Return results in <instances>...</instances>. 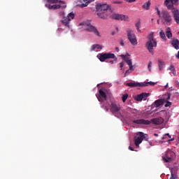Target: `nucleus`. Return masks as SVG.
<instances>
[{
  "label": "nucleus",
  "mask_w": 179,
  "mask_h": 179,
  "mask_svg": "<svg viewBox=\"0 0 179 179\" xmlns=\"http://www.w3.org/2000/svg\"><path fill=\"white\" fill-rule=\"evenodd\" d=\"M96 15L100 17L101 19L106 20L107 17H108V15H110V12L111 9H110V6L107 3H98L96 5Z\"/></svg>",
  "instance_id": "1"
},
{
  "label": "nucleus",
  "mask_w": 179,
  "mask_h": 179,
  "mask_svg": "<svg viewBox=\"0 0 179 179\" xmlns=\"http://www.w3.org/2000/svg\"><path fill=\"white\" fill-rule=\"evenodd\" d=\"M134 124H141V125H150V124H154L155 125H162L164 122V119L162 117H155L150 120H146L145 119H140L136 120H133Z\"/></svg>",
  "instance_id": "2"
},
{
  "label": "nucleus",
  "mask_w": 179,
  "mask_h": 179,
  "mask_svg": "<svg viewBox=\"0 0 179 179\" xmlns=\"http://www.w3.org/2000/svg\"><path fill=\"white\" fill-rule=\"evenodd\" d=\"M164 5L169 10H171L175 22H176L177 24H179V10L178 8H174L173 0H165Z\"/></svg>",
  "instance_id": "3"
},
{
  "label": "nucleus",
  "mask_w": 179,
  "mask_h": 179,
  "mask_svg": "<svg viewBox=\"0 0 179 179\" xmlns=\"http://www.w3.org/2000/svg\"><path fill=\"white\" fill-rule=\"evenodd\" d=\"M80 26H83V29H85L87 31H90V33H94L95 36H97L98 37H101V35H100V32H99L97 28L92 25L90 21H85L80 23Z\"/></svg>",
  "instance_id": "4"
},
{
  "label": "nucleus",
  "mask_w": 179,
  "mask_h": 179,
  "mask_svg": "<svg viewBox=\"0 0 179 179\" xmlns=\"http://www.w3.org/2000/svg\"><path fill=\"white\" fill-rule=\"evenodd\" d=\"M148 41L145 43V48L150 52V54H153L155 49L154 47H157V42L156 39L153 37V34H150L148 37Z\"/></svg>",
  "instance_id": "5"
},
{
  "label": "nucleus",
  "mask_w": 179,
  "mask_h": 179,
  "mask_svg": "<svg viewBox=\"0 0 179 179\" xmlns=\"http://www.w3.org/2000/svg\"><path fill=\"white\" fill-rule=\"evenodd\" d=\"M162 22L163 24H166L167 26H171L173 22V17L170 15V13L166 10L162 11Z\"/></svg>",
  "instance_id": "6"
},
{
  "label": "nucleus",
  "mask_w": 179,
  "mask_h": 179,
  "mask_svg": "<svg viewBox=\"0 0 179 179\" xmlns=\"http://www.w3.org/2000/svg\"><path fill=\"white\" fill-rule=\"evenodd\" d=\"M97 58L101 61V62H104L106 59H114L117 61V57L114 53L106 52V53H99L97 55Z\"/></svg>",
  "instance_id": "7"
},
{
  "label": "nucleus",
  "mask_w": 179,
  "mask_h": 179,
  "mask_svg": "<svg viewBox=\"0 0 179 179\" xmlns=\"http://www.w3.org/2000/svg\"><path fill=\"white\" fill-rule=\"evenodd\" d=\"M62 15L63 16L62 23H63L66 27L69 28V22L75 17V14L73 13H70L68 14L67 17H65V13L62 12Z\"/></svg>",
  "instance_id": "8"
},
{
  "label": "nucleus",
  "mask_w": 179,
  "mask_h": 179,
  "mask_svg": "<svg viewBox=\"0 0 179 179\" xmlns=\"http://www.w3.org/2000/svg\"><path fill=\"white\" fill-rule=\"evenodd\" d=\"M127 38L131 43V45H138V39H136V36L134 34V31L131 29H128L127 31Z\"/></svg>",
  "instance_id": "9"
},
{
  "label": "nucleus",
  "mask_w": 179,
  "mask_h": 179,
  "mask_svg": "<svg viewBox=\"0 0 179 179\" xmlns=\"http://www.w3.org/2000/svg\"><path fill=\"white\" fill-rule=\"evenodd\" d=\"M110 17L115 19V20H124V22L129 21V17L122 14L113 13L111 15Z\"/></svg>",
  "instance_id": "10"
},
{
  "label": "nucleus",
  "mask_w": 179,
  "mask_h": 179,
  "mask_svg": "<svg viewBox=\"0 0 179 179\" xmlns=\"http://www.w3.org/2000/svg\"><path fill=\"white\" fill-rule=\"evenodd\" d=\"M176 159V153L171 150L166 152L164 160L166 163L173 162Z\"/></svg>",
  "instance_id": "11"
},
{
  "label": "nucleus",
  "mask_w": 179,
  "mask_h": 179,
  "mask_svg": "<svg viewBox=\"0 0 179 179\" xmlns=\"http://www.w3.org/2000/svg\"><path fill=\"white\" fill-rule=\"evenodd\" d=\"M145 138V134L143 132L137 133V136L135 137L134 143L136 146H139L142 143V141Z\"/></svg>",
  "instance_id": "12"
},
{
  "label": "nucleus",
  "mask_w": 179,
  "mask_h": 179,
  "mask_svg": "<svg viewBox=\"0 0 179 179\" xmlns=\"http://www.w3.org/2000/svg\"><path fill=\"white\" fill-rule=\"evenodd\" d=\"M99 94H96V98L100 103H104V101L107 100V95L106 94V92H104L103 90H99Z\"/></svg>",
  "instance_id": "13"
},
{
  "label": "nucleus",
  "mask_w": 179,
  "mask_h": 179,
  "mask_svg": "<svg viewBox=\"0 0 179 179\" xmlns=\"http://www.w3.org/2000/svg\"><path fill=\"white\" fill-rule=\"evenodd\" d=\"M150 96V93H146V92H143L140 94H138L137 96H136L134 97V100H136V101H142V100H146V99H148V97H149Z\"/></svg>",
  "instance_id": "14"
},
{
  "label": "nucleus",
  "mask_w": 179,
  "mask_h": 179,
  "mask_svg": "<svg viewBox=\"0 0 179 179\" xmlns=\"http://www.w3.org/2000/svg\"><path fill=\"white\" fill-rule=\"evenodd\" d=\"M121 110V106L120 105H117V103L112 102L110 104V111L112 114H117L118 111Z\"/></svg>",
  "instance_id": "15"
},
{
  "label": "nucleus",
  "mask_w": 179,
  "mask_h": 179,
  "mask_svg": "<svg viewBox=\"0 0 179 179\" xmlns=\"http://www.w3.org/2000/svg\"><path fill=\"white\" fill-rule=\"evenodd\" d=\"M94 1V0H78V6H80V8H86L89 3Z\"/></svg>",
  "instance_id": "16"
},
{
  "label": "nucleus",
  "mask_w": 179,
  "mask_h": 179,
  "mask_svg": "<svg viewBox=\"0 0 179 179\" xmlns=\"http://www.w3.org/2000/svg\"><path fill=\"white\" fill-rule=\"evenodd\" d=\"M126 86H129V87H142V86H145V84H142V83H136V82H131V83H127L126 84Z\"/></svg>",
  "instance_id": "17"
},
{
  "label": "nucleus",
  "mask_w": 179,
  "mask_h": 179,
  "mask_svg": "<svg viewBox=\"0 0 179 179\" xmlns=\"http://www.w3.org/2000/svg\"><path fill=\"white\" fill-rule=\"evenodd\" d=\"M171 97V92H168L165 95H164V99L167 100L165 103V107H170L171 106V102L169 101Z\"/></svg>",
  "instance_id": "18"
},
{
  "label": "nucleus",
  "mask_w": 179,
  "mask_h": 179,
  "mask_svg": "<svg viewBox=\"0 0 179 179\" xmlns=\"http://www.w3.org/2000/svg\"><path fill=\"white\" fill-rule=\"evenodd\" d=\"M129 56V54L127 53V55H121L120 57L125 61L126 63H127V65H131L132 64V60L128 57Z\"/></svg>",
  "instance_id": "19"
},
{
  "label": "nucleus",
  "mask_w": 179,
  "mask_h": 179,
  "mask_svg": "<svg viewBox=\"0 0 179 179\" xmlns=\"http://www.w3.org/2000/svg\"><path fill=\"white\" fill-rule=\"evenodd\" d=\"M164 104V99H158L153 103L154 107H160Z\"/></svg>",
  "instance_id": "20"
},
{
  "label": "nucleus",
  "mask_w": 179,
  "mask_h": 179,
  "mask_svg": "<svg viewBox=\"0 0 179 179\" xmlns=\"http://www.w3.org/2000/svg\"><path fill=\"white\" fill-rule=\"evenodd\" d=\"M65 9L66 8V5L61 6L59 4H55L52 6V9L53 10H56L57 9Z\"/></svg>",
  "instance_id": "21"
},
{
  "label": "nucleus",
  "mask_w": 179,
  "mask_h": 179,
  "mask_svg": "<svg viewBox=\"0 0 179 179\" xmlns=\"http://www.w3.org/2000/svg\"><path fill=\"white\" fill-rule=\"evenodd\" d=\"M45 2H48V3H62L63 5H65V2L63 1H59V0H44Z\"/></svg>",
  "instance_id": "22"
},
{
  "label": "nucleus",
  "mask_w": 179,
  "mask_h": 179,
  "mask_svg": "<svg viewBox=\"0 0 179 179\" xmlns=\"http://www.w3.org/2000/svg\"><path fill=\"white\" fill-rule=\"evenodd\" d=\"M172 45L175 50H179V41L178 39H174L172 41Z\"/></svg>",
  "instance_id": "23"
},
{
  "label": "nucleus",
  "mask_w": 179,
  "mask_h": 179,
  "mask_svg": "<svg viewBox=\"0 0 179 179\" xmlns=\"http://www.w3.org/2000/svg\"><path fill=\"white\" fill-rule=\"evenodd\" d=\"M166 36L168 38H171L173 37V33L171 32V28H166Z\"/></svg>",
  "instance_id": "24"
},
{
  "label": "nucleus",
  "mask_w": 179,
  "mask_h": 179,
  "mask_svg": "<svg viewBox=\"0 0 179 179\" xmlns=\"http://www.w3.org/2000/svg\"><path fill=\"white\" fill-rule=\"evenodd\" d=\"M150 5L151 3L148 1V2L144 3V4L142 6V8L145 9V10H149V9H150Z\"/></svg>",
  "instance_id": "25"
},
{
  "label": "nucleus",
  "mask_w": 179,
  "mask_h": 179,
  "mask_svg": "<svg viewBox=\"0 0 179 179\" xmlns=\"http://www.w3.org/2000/svg\"><path fill=\"white\" fill-rule=\"evenodd\" d=\"M142 85H142V87H146V86H149V85L150 86H155V85H156V83H153L152 81L148 82V83H141Z\"/></svg>",
  "instance_id": "26"
},
{
  "label": "nucleus",
  "mask_w": 179,
  "mask_h": 179,
  "mask_svg": "<svg viewBox=\"0 0 179 179\" xmlns=\"http://www.w3.org/2000/svg\"><path fill=\"white\" fill-rule=\"evenodd\" d=\"M101 48H103L101 47V45H99V44H95V45H93L92 46V51H96V49L97 50H101Z\"/></svg>",
  "instance_id": "27"
},
{
  "label": "nucleus",
  "mask_w": 179,
  "mask_h": 179,
  "mask_svg": "<svg viewBox=\"0 0 179 179\" xmlns=\"http://www.w3.org/2000/svg\"><path fill=\"white\" fill-rule=\"evenodd\" d=\"M158 66H159V71H162L163 69V66H164V62L162 61V59H159Z\"/></svg>",
  "instance_id": "28"
},
{
  "label": "nucleus",
  "mask_w": 179,
  "mask_h": 179,
  "mask_svg": "<svg viewBox=\"0 0 179 179\" xmlns=\"http://www.w3.org/2000/svg\"><path fill=\"white\" fill-rule=\"evenodd\" d=\"M159 36L161 37V38H162V40H167V38L166 37V34L164 33V31L161 30L159 32Z\"/></svg>",
  "instance_id": "29"
},
{
  "label": "nucleus",
  "mask_w": 179,
  "mask_h": 179,
  "mask_svg": "<svg viewBox=\"0 0 179 179\" xmlns=\"http://www.w3.org/2000/svg\"><path fill=\"white\" fill-rule=\"evenodd\" d=\"M128 94H124L122 97V100L123 101V103H125V101H127V99H128Z\"/></svg>",
  "instance_id": "30"
},
{
  "label": "nucleus",
  "mask_w": 179,
  "mask_h": 179,
  "mask_svg": "<svg viewBox=\"0 0 179 179\" xmlns=\"http://www.w3.org/2000/svg\"><path fill=\"white\" fill-rule=\"evenodd\" d=\"M148 71L150 72H152V62H150L149 64H148Z\"/></svg>",
  "instance_id": "31"
},
{
  "label": "nucleus",
  "mask_w": 179,
  "mask_h": 179,
  "mask_svg": "<svg viewBox=\"0 0 179 179\" xmlns=\"http://www.w3.org/2000/svg\"><path fill=\"white\" fill-rule=\"evenodd\" d=\"M157 12L158 16L162 18V12H160V10H159V8H157Z\"/></svg>",
  "instance_id": "32"
},
{
  "label": "nucleus",
  "mask_w": 179,
  "mask_h": 179,
  "mask_svg": "<svg viewBox=\"0 0 179 179\" xmlns=\"http://www.w3.org/2000/svg\"><path fill=\"white\" fill-rule=\"evenodd\" d=\"M45 8H48V9H52V6L51 4H45Z\"/></svg>",
  "instance_id": "33"
},
{
  "label": "nucleus",
  "mask_w": 179,
  "mask_h": 179,
  "mask_svg": "<svg viewBox=\"0 0 179 179\" xmlns=\"http://www.w3.org/2000/svg\"><path fill=\"white\" fill-rule=\"evenodd\" d=\"M169 71H171V72H173V71H176V68H174V66L171 65L169 68Z\"/></svg>",
  "instance_id": "34"
},
{
  "label": "nucleus",
  "mask_w": 179,
  "mask_h": 179,
  "mask_svg": "<svg viewBox=\"0 0 179 179\" xmlns=\"http://www.w3.org/2000/svg\"><path fill=\"white\" fill-rule=\"evenodd\" d=\"M113 3L115 4H121L122 3V1H113Z\"/></svg>",
  "instance_id": "35"
},
{
  "label": "nucleus",
  "mask_w": 179,
  "mask_h": 179,
  "mask_svg": "<svg viewBox=\"0 0 179 179\" xmlns=\"http://www.w3.org/2000/svg\"><path fill=\"white\" fill-rule=\"evenodd\" d=\"M126 2H128L129 3H132V2H136V0H124Z\"/></svg>",
  "instance_id": "36"
},
{
  "label": "nucleus",
  "mask_w": 179,
  "mask_h": 179,
  "mask_svg": "<svg viewBox=\"0 0 179 179\" xmlns=\"http://www.w3.org/2000/svg\"><path fill=\"white\" fill-rule=\"evenodd\" d=\"M136 29L141 27V22L138 21V22L136 24Z\"/></svg>",
  "instance_id": "37"
},
{
  "label": "nucleus",
  "mask_w": 179,
  "mask_h": 179,
  "mask_svg": "<svg viewBox=\"0 0 179 179\" xmlns=\"http://www.w3.org/2000/svg\"><path fill=\"white\" fill-rule=\"evenodd\" d=\"M129 73H131V72L129 71V70H127L126 72L124 73V77L128 76Z\"/></svg>",
  "instance_id": "38"
},
{
  "label": "nucleus",
  "mask_w": 179,
  "mask_h": 179,
  "mask_svg": "<svg viewBox=\"0 0 179 179\" xmlns=\"http://www.w3.org/2000/svg\"><path fill=\"white\" fill-rule=\"evenodd\" d=\"M120 70L122 71V68H124V62H120Z\"/></svg>",
  "instance_id": "39"
},
{
  "label": "nucleus",
  "mask_w": 179,
  "mask_h": 179,
  "mask_svg": "<svg viewBox=\"0 0 179 179\" xmlns=\"http://www.w3.org/2000/svg\"><path fill=\"white\" fill-rule=\"evenodd\" d=\"M113 59H115V60L109 61V64H111V65H113V64H114V62H115L117 61V60H115V58H114Z\"/></svg>",
  "instance_id": "40"
},
{
  "label": "nucleus",
  "mask_w": 179,
  "mask_h": 179,
  "mask_svg": "<svg viewBox=\"0 0 179 179\" xmlns=\"http://www.w3.org/2000/svg\"><path fill=\"white\" fill-rule=\"evenodd\" d=\"M129 71H132V69H134V66H132V63L131 64V65H129Z\"/></svg>",
  "instance_id": "41"
},
{
  "label": "nucleus",
  "mask_w": 179,
  "mask_h": 179,
  "mask_svg": "<svg viewBox=\"0 0 179 179\" xmlns=\"http://www.w3.org/2000/svg\"><path fill=\"white\" fill-rule=\"evenodd\" d=\"M120 45H122V47H124V41L123 40L120 41Z\"/></svg>",
  "instance_id": "42"
},
{
  "label": "nucleus",
  "mask_w": 179,
  "mask_h": 179,
  "mask_svg": "<svg viewBox=\"0 0 179 179\" xmlns=\"http://www.w3.org/2000/svg\"><path fill=\"white\" fill-rule=\"evenodd\" d=\"M172 141H174V138H171V139L166 140L167 142H172Z\"/></svg>",
  "instance_id": "43"
},
{
  "label": "nucleus",
  "mask_w": 179,
  "mask_h": 179,
  "mask_svg": "<svg viewBox=\"0 0 179 179\" xmlns=\"http://www.w3.org/2000/svg\"><path fill=\"white\" fill-rule=\"evenodd\" d=\"M129 150H131L132 152H134V150H134V148H132L131 146L129 147Z\"/></svg>",
  "instance_id": "44"
},
{
  "label": "nucleus",
  "mask_w": 179,
  "mask_h": 179,
  "mask_svg": "<svg viewBox=\"0 0 179 179\" xmlns=\"http://www.w3.org/2000/svg\"><path fill=\"white\" fill-rule=\"evenodd\" d=\"M115 50H116L117 52H120V48L116 47V48H115Z\"/></svg>",
  "instance_id": "45"
},
{
  "label": "nucleus",
  "mask_w": 179,
  "mask_h": 179,
  "mask_svg": "<svg viewBox=\"0 0 179 179\" xmlns=\"http://www.w3.org/2000/svg\"><path fill=\"white\" fill-rule=\"evenodd\" d=\"M162 139H167V135H164V136L162 137Z\"/></svg>",
  "instance_id": "46"
},
{
  "label": "nucleus",
  "mask_w": 179,
  "mask_h": 179,
  "mask_svg": "<svg viewBox=\"0 0 179 179\" xmlns=\"http://www.w3.org/2000/svg\"><path fill=\"white\" fill-rule=\"evenodd\" d=\"M165 135H166V136H169V138H171V136H170V134H166Z\"/></svg>",
  "instance_id": "47"
},
{
  "label": "nucleus",
  "mask_w": 179,
  "mask_h": 179,
  "mask_svg": "<svg viewBox=\"0 0 179 179\" xmlns=\"http://www.w3.org/2000/svg\"><path fill=\"white\" fill-rule=\"evenodd\" d=\"M171 178L170 179H174V175L173 174V173H171Z\"/></svg>",
  "instance_id": "48"
},
{
  "label": "nucleus",
  "mask_w": 179,
  "mask_h": 179,
  "mask_svg": "<svg viewBox=\"0 0 179 179\" xmlns=\"http://www.w3.org/2000/svg\"><path fill=\"white\" fill-rule=\"evenodd\" d=\"M157 24H160V20H157Z\"/></svg>",
  "instance_id": "49"
},
{
  "label": "nucleus",
  "mask_w": 179,
  "mask_h": 179,
  "mask_svg": "<svg viewBox=\"0 0 179 179\" xmlns=\"http://www.w3.org/2000/svg\"><path fill=\"white\" fill-rule=\"evenodd\" d=\"M137 31H138V33H141V29L140 28H137Z\"/></svg>",
  "instance_id": "50"
},
{
  "label": "nucleus",
  "mask_w": 179,
  "mask_h": 179,
  "mask_svg": "<svg viewBox=\"0 0 179 179\" xmlns=\"http://www.w3.org/2000/svg\"><path fill=\"white\" fill-rule=\"evenodd\" d=\"M172 73L173 74V75H176V70H174L173 71H172Z\"/></svg>",
  "instance_id": "51"
},
{
  "label": "nucleus",
  "mask_w": 179,
  "mask_h": 179,
  "mask_svg": "<svg viewBox=\"0 0 179 179\" xmlns=\"http://www.w3.org/2000/svg\"><path fill=\"white\" fill-rule=\"evenodd\" d=\"M168 87H169V84H166V85H165V89H167Z\"/></svg>",
  "instance_id": "52"
},
{
  "label": "nucleus",
  "mask_w": 179,
  "mask_h": 179,
  "mask_svg": "<svg viewBox=\"0 0 179 179\" xmlns=\"http://www.w3.org/2000/svg\"><path fill=\"white\" fill-rule=\"evenodd\" d=\"M105 108H106V111H108V107L106 106Z\"/></svg>",
  "instance_id": "53"
},
{
  "label": "nucleus",
  "mask_w": 179,
  "mask_h": 179,
  "mask_svg": "<svg viewBox=\"0 0 179 179\" xmlns=\"http://www.w3.org/2000/svg\"><path fill=\"white\" fill-rule=\"evenodd\" d=\"M154 136H159V134H154Z\"/></svg>",
  "instance_id": "54"
},
{
  "label": "nucleus",
  "mask_w": 179,
  "mask_h": 179,
  "mask_svg": "<svg viewBox=\"0 0 179 179\" xmlns=\"http://www.w3.org/2000/svg\"><path fill=\"white\" fill-rule=\"evenodd\" d=\"M153 20H155V19L152 18V19H151V22H153Z\"/></svg>",
  "instance_id": "55"
},
{
  "label": "nucleus",
  "mask_w": 179,
  "mask_h": 179,
  "mask_svg": "<svg viewBox=\"0 0 179 179\" xmlns=\"http://www.w3.org/2000/svg\"><path fill=\"white\" fill-rule=\"evenodd\" d=\"M178 0H174L175 2H177Z\"/></svg>",
  "instance_id": "56"
},
{
  "label": "nucleus",
  "mask_w": 179,
  "mask_h": 179,
  "mask_svg": "<svg viewBox=\"0 0 179 179\" xmlns=\"http://www.w3.org/2000/svg\"><path fill=\"white\" fill-rule=\"evenodd\" d=\"M178 34H179V31H178Z\"/></svg>",
  "instance_id": "57"
}]
</instances>
